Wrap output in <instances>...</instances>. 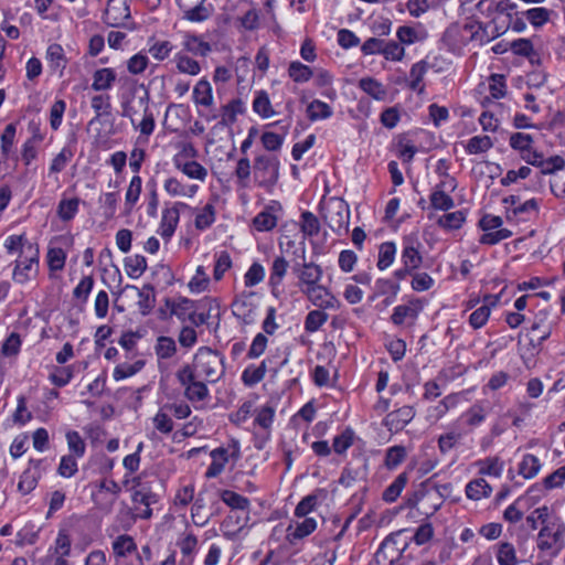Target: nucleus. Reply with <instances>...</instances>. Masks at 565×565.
Listing matches in <instances>:
<instances>
[{
    "label": "nucleus",
    "instance_id": "nucleus-56",
    "mask_svg": "<svg viewBox=\"0 0 565 565\" xmlns=\"http://www.w3.org/2000/svg\"><path fill=\"white\" fill-rule=\"evenodd\" d=\"M318 494H324V490H319L317 493L309 494L297 504L295 509V515L298 518H303L308 513H310L317 505Z\"/></svg>",
    "mask_w": 565,
    "mask_h": 565
},
{
    "label": "nucleus",
    "instance_id": "nucleus-58",
    "mask_svg": "<svg viewBox=\"0 0 565 565\" xmlns=\"http://www.w3.org/2000/svg\"><path fill=\"white\" fill-rule=\"evenodd\" d=\"M466 220L463 211H456L443 215L438 220V224L447 230H458L461 227Z\"/></svg>",
    "mask_w": 565,
    "mask_h": 565
},
{
    "label": "nucleus",
    "instance_id": "nucleus-10",
    "mask_svg": "<svg viewBox=\"0 0 565 565\" xmlns=\"http://www.w3.org/2000/svg\"><path fill=\"white\" fill-rule=\"evenodd\" d=\"M42 465V460H35L31 459L29 462V467L23 471V473L20 477V481L18 483V490L22 494H29L32 492L39 482V479L41 478L42 473L40 470V467Z\"/></svg>",
    "mask_w": 565,
    "mask_h": 565
},
{
    "label": "nucleus",
    "instance_id": "nucleus-31",
    "mask_svg": "<svg viewBox=\"0 0 565 565\" xmlns=\"http://www.w3.org/2000/svg\"><path fill=\"white\" fill-rule=\"evenodd\" d=\"M300 218V230L305 237H313L319 234L320 221L312 212H302Z\"/></svg>",
    "mask_w": 565,
    "mask_h": 565
},
{
    "label": "nucleus",
    "instance_id": "nucleus-7",
    "mask_svg": "<svg viewBox=\"0 0 565 565\" xmlns=\"http://www.w3.org/2000/svg\"><path fill=\"white\" fill-rule=\"evenodd\" d=\"M292 271L299 279L300 289L319 284L323 275L322 268L313 262L296 263Z\"/></svg>",
    "mask_w": 565,
    "mask_h": 565
},
{
    "label": "nucleus",
    "instance_id": "nucleus-27",
    "mask_svg": "<svg viewBox=\"0 0 565 565\" xmlns=\"http://www.w3.org/2000/svg\"><path fill=\"white\" fill-rule=\"evenodd\" d=\"M245 111L244 103L239 99H232L222 107L221 125L228 126L236 121V116Z\"/></svg>",
    "mask_w": 565,
    "mask_h": 565
},
{
    "label": "nucleus",
    "instance_id": "nucleus-46",
    "mask_svg": "<svg viewBox=\"0 0 565 565\" xmlns=\"http://www.w3.org/2000/svg\"><path fill=\"white\" fill-rule=\"evenodd\" d=\"M270 210H273V206L265 209L254 217L253 224L257 231H270L276 226L277 217L270 212Z\"/></svg>",
    "mask_w": 565,
    "mask_h": 565
},
{
    "label": "nucleus",
    "instance_id": "nucleus-44",
    "mask_svg": "<svg viewBox=\"0 0 565 565\" xmlns=\"http://www.w3.org/2000/svg\"><path fill=\"white\" fill-rule=\"evenodd\" d=\"M221 500L232 509L246 511L249 508V500L246 497L231 490H223Z\"/></svg>",
    "mask_w": 565,
    "mask_h": 565
},
{
    "label": "nucleus",
    "instance_id": "nucleus-60",
    "mask_svg": "<svg viewBox=\"0 0 565 565\" xmlns=\"http://www.w3.org/2000/svg\"><path fill=\"white\" fill-rule=\"evenodd\" d=\"M232 267V259L226 250H222L216 255V260L213 270L215 280H221L224 274Z\"/></svg>",
    "mask_w": 565,
    "mask_h": 565
},
{
    "label": "nucleus",
    "instance_id": "nucleus-14",
    "mask_svg": "<svg viewBox=\"0 0 565 565\" xmlns=\"http://www.w3.org/2000/svg\"><path fill=\"white\" fill-rule=\"evenodd\" d=\"M136 486L132 488V502L136 504H142L145 507H150L153 503L158 502V494L154 493L149 484V482L136 481Z\"/></svg>",
    "mask_w": 565,
    "mask_h": 565
},
{
    "label": "nucleus",
    "instance_id": "nucleus-45",
    "mask_svg": "<svg viewBox=\"0 0 565 565\" xmlns=\"http://www.w3.org/2000/svg\"><path fill=\"white\" fill-rule=\"evenodd\" d=\"M497 561L500 565H518L516 552L509 542L498 544Z\"/></svg>",
    "mask_w": 565,
    "mask_h": 565
},
{
    "label": "nucleus",
    "instance_id": "nucleus-49",
    "mask_svg": "<svg viewBox=\"0 0 565 565\" xmlns=\"http://www.w3.org/2000/svg\"><path fill=\"white\" fill-rule=\"evenodd\" d=\"M209 394L207 386L201 381L189 384L184 390V396L192 403L206 399Z\"/></svg>",
    "mask_w": 565,
    "mask_h": 565
},
{
    "label": "nucleus",
    "instance_id": "nucleus-25",
    "mask_svg": "<svg viewBox=\"0 0 565 565\" xmlns=\"http://www.w3.org/2000/svg\"><path fill=\"white\" fill-rule=\"evenodd\" d=\"M116 81V73L113 68H99L93 75L92 88L94 90H107Z\"/></svg>",
    "mask_w": 565,
    "mask_h": 565
},
{
    "label": "nucleus",
    "instance_id": "nucleus-41",
    "mask_svg": "<svg viewBox=\"0 0 565 565\" xmlns=\"http://www.w3.org/2000/svg\"><path fill=\"white\" fill-rule=\"evenodd\" d=\"M79 199H62L57 205V216L64 221L68 222L73 220L78 212Z\"/></svg>",
    "mask_w": 565,
    "mask_h": 565
},
{
    "label": "nucleus",
    "instance_id": "nucleus-33",
    "mask_svg": "<svg viewBox=\"0 0 565 565\" xmlns=\"http://www.w3.org/2000/svg\"><path fill=\"white\" fill-rule=\"evenodd\" d=\"M540 469L541 462L539 458L532 454H526L519 465V475L525 479H532L539 473Z\"/></svg>",
    "mask_w": 565,
    "mask_h": 565
},
{
    "label": "nucleus",
    "instance_id": "nucleus-19",
    "mask_svg": "<svg viewBox=\"0 0 565 565\" xmlns=\"http://www.w3.org/2000/svg\"><path fill=\"white\" fill-rule=\"evenodd\" d=\"M183 46L186 52L199 56H206L212 51L210 43L191 33L184 35Z\"/></svg>",
    "mask_w": 565,
    "mask_h": 565
},
{
    "label": "nucleus",
    "instance_id": "nucleus-52",
    "mask_svg": "<svg viewBox=\"0 0 565 565\" xmlns=\"http://www.w3.org/2000/svg\"><path fill=\"white\" fill-rule=\"evenodd\" d=\"M288 268V262L284 257H276L271 265V271L269 277V284L273 287L280 285L285 277Z\"/></svg>",
    "mask_w": 565,
    "mask_h": 565
},
{
    "label": "nucleus",
    "instance_id": "nucleus-26",
    "mask_svg": "<svg viewBox=\"0 0 565 565\" xmlns=\"http://www.w3.org/2000/svg\"><path fill=\"white\" fill-rule=\"evenodd\" d=\"M174 62L179 73L195 76L201 72L200 63L182 52L174 55Z\"/></svg>",
    "mask_w": 565,
    "mask_h": 565
},
{
    "label": "nucleus",
    "instance_id": "nucleus-39",
    "mask_svg": "<svg viewBox=\"0 0 565 565\" xmlns=\"http://www.w3.org/2000/svg\"><path fill=\"white\" fill-rule=\"evenodd\" d=\"M127 275L131 278H139L147 269V260L142 255H132L125 258Z\"/></svg>",
    "mask_w": 565,
    "mask_h": 565
},
{
    "label": "nucleus",
    "instance_id": "nucleus-18",
    "mask_svg": "<svg viewBox=\"0 0 565 565\" xmlns=\"http://www.w3.org/2000/svg\"><path fill=\"white\" fill-rule=\"evenodd\" d=\"M205 0H198L192 7H183V18L191 22H203L212 14V8L204 6Z\"/></svg>",
    "mask_w": 565,
    "mask_h": 565
},
{
    "label": "nucleus",
    "instance_id": "nucleus-53",
    "mask_svg": "<svg viewBox=\"0 0 565 565\" xmlns=\"http://www.w3.org/2000/svg\"><path fill=\"white\" fill-rule=\"evenodd\" d=\"M493 147V142L489 136H475L469 139L466 150L471 153H482Z\"/></svg>",
    "mask_w": 565,
    "mask_h": 565
},
{
    "label": "nucleus",
    "instance_id": "nucleus-15",
    "mask_svg": "<svg viewBox=\"0 0 565 565\" xmlns=\"http://www.w3.org/2000/svg\"><path fill=\"white\" fill-rule=\"evenodd\" d=\"M401 259L406 268H411L413 270L417 269L422 265L423 257L414 246V239L412 237H404Z\"/></svg>",
    "mask_w": 565,
    "mask_h": 565
},
{
    "label": "nucleus",
    "instance_id": "nucleus-29",
    "mask_svg": "<svg viewBox=\"0 0 565 565\" xmlns=\"http://www.w3.org/2000/svg\"><path fill=\"white\" fill-rule=\"evenodd\" d=\"M332 108L327 103L321 102L319 99H313L307 106V117L311 121L328 119L332 116Z\"/></svg>",
    "mask_w": 565,
    "mask_h": 565
},
{
    "label": "nucleus",
    "instance_id": "nucleus-4",
    "mask_svg": "<svg viewBox=\"0 0 565 565\" xmlns=\"http://www.w3.org/2000/svg\"><path fill=\"white\" fill-rule=\"evenodd\" d=\"M254 179L259 186L271 188L279 178V160L274 156L260 154L254 160Z\"/></svg>",
    "mask_w": 565,
    "mask_h": 565
},
{
    "label": "nucleus",
    "instance_id": "nucleus-30",
    "mask_svg": "<svg viewBox=\"0 0 565 565\" xmlns=\"http://www.w3.org/2000/svg\"><path fill=\"white\" fill-rule=\"evenodd\" d=\"M216 218L215 206L212 203H207L201 209L195 216L194 225L199 231H205L212 226Z\"/></svg>",
    "mask_w": 565,
    "mask_h": 565
},
{
    "label": "nucleus",
    "instance_id": "nucleus-37",
    "mask_svg": "<svg viewBox=\"0 0 565 565\" xmlns=\"http://www.w3.org/2000/svg\"><path fill=\"white\" fill-rule=\"evenodd\" d=\"M406 448L402 445L392 446L386 449L384 466L388 470H393L398 467L406 458Z\"/></svg>",
    "mask_w": 565,
    "mask_h": 565
},
{
    "label": "nucleus",
    "instance_id": "nucleus-64",
    "mask_svg": "<svg viewBox=\"0 0 565 565\" xmlns=\"http://www.w3.org/2000/svg\"><path fill=\"white\" fill-rule=\"evenodd\" d=\"M524 14L535 28L542 26L550 20V10L542 7L530 9Z\"/></svg>",
    "mask_w": 565,
    "mask_h": 565
},
{
    "label": "nucleus",
    "instance_id": "nucleus-54",
    "mask_svg": "<svg viewBox=\"0 0 565 565\" xmlns=\"http://www.w3.org/2000/svg\"><path fill=\"white\" fill-rule=\"evenodd\" d=\"M317 527V522L312 518H306L301 523H298L295 531L288 534V540L294 543L295 540L303 539L311 534Z\"/></svg>",
    "mask_w": 565,
    "mask_h": 565
},
{
    "label": "nucleus",
    "instance_id": "nucleus-24",
    "mask_svg": "<svg viewBox=\"0 0 565 565\" xmlns=\"http://www.w3.org/2000/svg\"><path fill=\"white\" fill-rule=\"evenodd\" d=\"M359 87L376 100H383L387 96L386 88L373 77H363L359 81Z\"/></svg>",
    "mask_w": 565,
    "mask_h": 565
},
{
    "label": "nucleus",
    "instance_id": "nucleus-17",
    "mask_svg": "<svg viewBox=\"0 0 565 565\" xmlns=\"http://www.w3.org/2000/svg\"><path fill=\"white\" fill-rule=\"evenodd\" d=\"M213 92L210 82L200 79L193 88V102L196 106L209 108L213 105Z\"/></svg>",
    "mask_w": 565,
    "mask_h": 565
},
{
    "label": "nucleus",
    "instance_id": "nucleus-38",
    "mask_svg": "<svg viewBox=\"0 0 565 565\" xmlns=\"http://www.w3.org/2000/svg\"><path fill=\"white\" fill-rule=\"evenodd\" d=\"M113 551L116 557H125L137 551V545L130 535H119L113 542Z\"/></svg>",
    "mask_w": 565,
    "mask_h": 565
},
{
    "label": "nucleus",
    "instance_id": "nucleus-34",
    "mask_svg": "<svg viewBox=\"0 0 565 565\" xmlns=\"http://www.w3.org/2000/svg\"><path fill=\"white\" fill-rule=\"evenodd\" d=\"M430 204L435 210L448 211L454 207V199L445 193L443 183L438 184L434 192L430 194Z\"/></svg>",
    "mask_w": 565,
    "mask_h": 565
},
{
    "label": "nucleus",
    "instance_id": "nucleus-62",
    "mask_svg": "<svg viewBox=\"0 0 565 565\" xmlns=\"http://www.w3.org/2000/svg\"><path fill=\"white\" fill-rule=\"evenodd\" d=\"M66 440H67L68 449L73 452V455L75 457L81 458L84 456L85 450H86V445H85L84 439L81 437V435L77 431H75V430L68 431L66 434Z\"/></svg>",
    "mask_w": 565,
    "mask_h": 565
},
{
    "label": "nucleus",
    "instance_id": "nucleus-1",
    "mask_svg": "<svg viewBox=\"0 0 565 565\" xmlns=\"http://www.w3.org/2000/svg\"><path fill=\"white\" fill-rule=\"evenodd\" d=\"M537 548L551 556L557 555L565 546V524L555 516L541 527L536 537Z\"/></svg>",
    "mask_w": 565,
    "mask_h": 565
},
{
    "label": "nucleus",
    "instance_id": "nucleus-40",
    "mask_svg": "<svg viewBox=\"0 0 565 565\" xmlns=\"http://www.w3.org/2000/svg\"><path fill=\"white\" fill-rule=\"evenodd\" d=\"M396 254V245L393 242H385L380 245L379 249V259H377V268L380 270H385L388 268L394 259Z\"/></svg>",
    "mask_w": 565,
    "mask_h": 565
},
{
    "label": "nucleus",
    "instance_id": "nucleus-5",
    "mask_svg": "<svg viewBox=\"0 0 565 565\" xmlns=\"http://www.w3.org/2000/svg\"><path fill=\"white\" fill-rule=\"evenodd\" d=\"M323 220L326 224L334 232L340 234L348 231L350 211L348 204L340 199H331L323 206Z\"/></svg>",
    "mask_w": 565,
    "mask_h": 565
},
{
    "label": "nucleus",
    "instance_id": "nucleus-59",
    "mask_svg": "<svg viewBox=\"0 0 565 565\" xmlns=\"http://www.w3.org/2000/svg\"><path fill=\"white\" fill-rule=\"evenodd\" d=\"M143 365H145V362L141 360L136 361L134 364H128V363L119 364L114 370V374H113L114 379L116 381H120V380L127 379L129 376H132L136 373H138L143 367Z\"/></svg>",
    "mask_w": 565,
    "mask_h": 565
},
{
    "label": "nucleus",
    "instance_id": "nucleus-16",
    "mask_svg": "<svg viewBox=\"0 0 565 565\" xmlns=\"http://www.w3.org/2000/svg\"><path fill=\"white\" fill-rule=\"evenodd\" d=\"M301 291L307 298L317 307L330 308L332 307L330 292L328 289L319 284L301 288Z\"/></svg>",
    "mask_w": 565,
    "mask_h": 565
},
{
    "label": "nucleus",
    "instance_id": "nucleus-61",
    "mask_svg": "<svg viewBox=\"0 0 565 565\" xmlns=\"http://www.w3.org/2000/svg\"><path fill=\"white\" fill-rule=\"evenodd\" d=\"M328 315L321 310L310 311L305 320V329L307 332H316L327 321Z\"/></svg>",
    "mask_w": 565,
    "mask_h": 565
},
{
    "label": "nucleus",
    "instance_id": "nucleus-55",
    "mask_svg": "<svg viewBox=\"0 0 565 565\" xmlns=\"http://www.w3.org/2000/svg\"><path fill=\"white\" fill-rule=\"evenodd\" d=\"M74 153L71 148L64 147L52 160L50 166V173L62 172L68 162L72 160Z\"/></svg>",
    "mask_w": 565,
    "mask_h": 565
},
{
    "label": "nucleus",
    "instance_id": "nucleus-43",
    "mask_svg": "<svg viewBox=\"0 0 565 565\" xmlns=\"http://www.w3.org/2000/svg\"><path fill=\"white\" fill-rule=\"evenodd\" d=\"M142 180L139 175H134L125 195V205L127 213H130L138 202L141 193Z\"/></svg>",
    "mask_w": 565,
    "mask_h": 565
},
{
    "label": "nucleus",
    "instance_id": "nucleus-23",
    "mask_svg": "<svg viewBox=\"0 0 565 565\" xmlns=\"http://www.w3.org/2000/svg\"><path fill=\"white\" fill-rule=\"evenodd\" d=\"M491 492V486L482 478L471 480L466 486V495L475 501L490 497Z\"/></svg>",
    "mask_w": 565,
    "mask_h": 565
},
{
    "label": "nucleus",
    "instance_id": "nucleus-35",
    "mask_svg": "<svg viewBox=\"0 0 565 565\" xmlns=\"http://www.w3.org/2000/svg\"><path fill=\"white\" fill-rule=\"evenodd\" d=\"M366 476V465L363 462L361 466L353 468L347 467L343 469L339 483L345 488L351 487L355 481L363 480Z\"/></svg>",
    "mask_w": 565,
    "mask_h": 565
},
{
    "label": "nucleus",
    "instance_id": "nucleus-8",
    "mask_svg": "<svg viewBox=\"0 0 565 565\" xmlns=\"http://www.w3.org/2000/svg\"><path fill=\"white\" fill-rule=\"evenodd\" d=\"M254 292L244 291L241 296L236 297L232 302V312L244 324H250L255 320L256 306L252 301Z\"/></svg>",
    "mask_w": 565,
    "mask_h": 565
},
{
    "label": "nucleus",
    "instance_id": "nucleus-28",
    "mask_svg": "<svg viewBox=\"0 0 565 565\" xmlns=\"http://www.w3.org/2000/svg\"><path fill=\"white\" fill-rule=\"evenodd\" d=\"M408 481V475L406 471L399 473L395 480L384 490L382 494V499L387 502L392 503L396 501V499L399 497L401 492L405 488L406 483Z\"/></svg>",
    "mask_w": 565,
    "mask_h": 565
},
{
    "label": "nucleus",
    "instance_id": "nucleus-42",
    "mask_svg": "<svg viewBox=\"0 0 565 565\" xmlns=\"http://www.w3.org/2000/svg\"><path fill=\"white\" fill-rule=\"evenodd\" d=\"M267 372L266 362L263 361L259 366H248L242 373L243 383L252 387L263 381Z\"/></svg>",
    "mask_w": 565,
    "mask_h": 565
},
{
    "label": "nucleus",
    "instance_id": "nucleus-36",
    "mask_svg": "<svg viewBox=\"0 0 565 565\" xmlns=\"http://www.w3.org/2000/svg\"><path fill=\"white\" fill-rule=\"evenodd\" d=\"M425 500L423 501V514H425L427 518L434 515L441 507L443 504V498L441 493L436 490H428L424 491Z\"/></svg>",
    "mask_w": 565,
    "mask_h": 565
},
{
    "label": "nucleus",
    "instance_id": "nucleus-47",
    "mask_svg": "<svg viewBox=\"0 0 565 565\" xmlns=\"http://www.w3.org/2000/svg\"><path fill=\"white\" fill-rule=\"evenodd\" d=\"M92 108L94 109L96 115L89 121V125H93L95 121L99 120L102 116H107L110 114V97L108 95H95L92 98Z\"/></svg>",
    "mask_w": 565,
    "mask_h": 565
},
{
    "label": "nucleus",
    "instance_id": "nucleus-20",
    "mask_svg": "<svg viewBox=\"0 0 565 565\" xmlns=\"http://www.w3.org/2000/svg\"><path fill=\"white\" fill-rule=\"evenodd\" d=\"M166 306L170 308L171 315L178 317L181 321L188 320L189 313L195 309V302L188 298L167 299Z\"/></svg>",
    "mask_w": 565,
    "mask_h": 565
},
{
    "label": "nucleus",
    "instance_id": "nucleus-11",
    "mask_svg": "<svg viewBox=\"0 0 565 565\" xmlns=\"http://www.w3.org/2000/svg\"><path fill=\"white\" fill-rule=\"evenodd\" d=\"M25 258L18 259L14 270H13V279L23 284L30 278V273L33 270L34 264H38V249H34L31 244L26 246Z\"/></svg>",
    "mask_w": 565,
    "mask_h": 565
},
{
    "label": "nucleus",
    "instance_id": "nucleus-12",
    "mask_svg": "<svg viewBox=\"0 0 565 565\" xmlns=\"http://www.w3.org/2000/svg\"><path fill=\"white\" fill-rule=\"evenodd\" d=\"M423 306L418 299L411 300L408 305L394 308L391 320L395 326H402L407 318L416 319Z\"/></svg>",
    "mask_w": 565,
    "mask_h": 565
},
{
    "label": "nucleus",
    "instance_id": "nucleus-57",
    "mask_svg": "<svg viewBox=\"0 0 565 565\" xmlns=\"http://www.w3.org/2000/svg\"><path fill=\"white\" fill-rule=\"evenodd\" d=\"M173 51V44L170 41H154L149 45V54L157 61L166 60Z\"/></svg>",
    "mask_w": 565,
    "mask_h": 565
},
{
    "label": "nucleus",
    "instance_id": "nucleus-9",
    "mask_svg": "<svg viewBox=\"0 0 565 565\" xmlns=\"http://www.w3.org/2000/svg\"><path fill=\"white\" fill-rule=\"evenodd\" d=\"M415 416V411L412 406H403L396 411H393L388 413L384 420L383 425L391 431V433H398L404 427L411 423V420Z\"/></svg>",
    "mask_w": 565,
    "mask_h": 565
},
{
    "label": "nucleus",
    "instance_id": "nucleus-22",
    "mask_svg": "<svg viewBox=\"0 0 565 565\" xmlns=\"http://www.w3.org/2000/svg\"><path fill=\"white\" fill-rule=\"evenodd\" d=\"M173 162L179 170H181L191 179L204 181L207 175L206 169L198 161H188L185 163H181L179 156H175Z\"/></svg>",
    "mask_w": 565,
    "mask_h": 565
},
{
    "label": "nucleus",
    "instance_id": "nucleus-48",
    "mask_svg": "<svg viewBox=\"0 0 565 565\" xmlns=\"http://www.w3.org/2000/svg\"><path fill=\"white\" fill-rule=\"evenodd\" d=\"M288 75L296 83H306L312 77L313 73L309 66L295 61L289 64Z\"/></svg>",
    "mask_w": 565,
    "mask_h": 565
},
{
    "label": "nucleus",
    "instance_id": "nucleus-13",
    "mask_svg": "<svg viewBox=\"0 0 565 565\" xmlns=\"http://www.w3.org/2000/svg\"><path fill=\"white\" fill-rule=\"evenodd\" d=\"M126 288H131L137 290L138 292V309L139 312L142 316H147L151 312V310L154 308L156 305V295H154V288L147 284L142 288H137L136 286L127 285Z\"/></svg>",
    "mask_w": 565,
    "mask_h": 565
},
{
    "label": "nucleus",
    "instance_id": "nucleus-63",
    "mask_svg": "<svg viewBox=\"0 0 565 565\" xmlns=\"http://www.w3.org/2000/svg\"><path fill=\"white\" fill-rule=\"evenodd\" d=\"M532 332H537V345H541L551 335V326L546 322V315L537 316L531 327Z\"/></svg>",
    "mask_w": 565,
    "mask_h": 565
},
{
    "label": "nucleus",
    "instance_id": "nucleus-6",
    "mask_svg": "<svg viewBox=\"0 0 565 565\" xmlns=\"http://www.w3.org/2000/svg\"><path fill=\"white\" fill-rule=\"evenodd\" d=\"M130 2L131 0H108L103 14L104 23L113 28L134 30V23H127L131 18Z\"/></svg>",
    "mask_w": 565,
    "mask_h": 565
},
{
    "label": "nucleus",
    "instance_id": "nucleus-51",
    "mask_svg": "<svg viewBox=\"0 0 565 565\" xmlns=\"http://www.w3.org/2000/svg\"><path fill=\"white\" fill-rule=\"evenodd\" d=\"M177 351L175 342L170 337H159L156 344V354L159 359H170Z\"/></svg>",
    "mask_w": 565,
    "mask_h": 565
},
{
    "label": "nucleus",
    "instance_id": "nucleus-21",
    "mask_svg": "<svg viewBox=\"0 0 565 565\" xmlns=\"http://www.w3.org/2000/svg\"><path fill=\"white\" fill-rule=\"evenodd\" d=\"M253 110L264 119L270 118L276 114L267 92H256L255 98L253 100Z\"/></svg>",
    "mask_w": 565,
    "mask_h": 565
},
{
    "label": "nucleus",
    "instance_id": "nucleus-3",
    "mask_svg": "<svg viewBox=\"0 0 565 565\" xmlns=\"http://www.w3.org/2000/svg\"><path fill=\"white\" fill-rule=\"evenodd\" d=\"M193 364L198 375L211 383L218 381L224 374L223 358L207 347L198 350Z\"/></svg>",
    "mask_w": 565,
    "mask_h": 565
},
{
    "label": "nucleus",
    "instance_id": "nucleus-2",
    "mask_svg": "<svg viewBox=\"0 0 565 565\" xmlns=\"http://www.w3.org/2000/svg\"><path fill=\"white\" fill-rule=\"evenodd\" d=\"M404 532L405 530H401L392 533L381 543L374 555V563L376 565H405L404 562H401L408 546L406 540H401Z\"/></svg>",
    "mask_w": 565,
    "mask_h": 565
},
{
    "label": "nucleus",
    "instance_id": "nucleus-50",
    "mask_svg": "<svg viewBox=\"0 0 565 565\" xmlns=\"http://www.w3.org/2000/svg\"><path fill=\"white\" fill-rule=\"evenodd\" d=\"M354 439V431L351 428H345L341 434L333 438L332 448L335 454H344L352 445Z\"/></svg>",
    "mask_w": 565,
    "mask_h": 565
},
{
    "label": "nucleus",
    "instance_id": "nucleus-32",
    "mask_svg": "<svg viewBox=\"0 0 565 565\" xmlns=\"http://www.w3.org/2000/svg\"><path fill=\"white\" fill-rule=\"evenodd\" d=\"M46 58L50 63V66L54 71H60L62 74L63 70L66 66V58L64 54V50L60 44H51L46 50Z\"/></svg>",
    "mask_w": 565,
    "mask_h": 565
}]
</instances>
